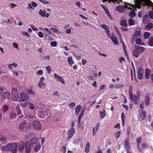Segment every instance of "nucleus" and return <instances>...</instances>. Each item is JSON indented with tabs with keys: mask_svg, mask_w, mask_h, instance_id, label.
Segmentation results:
<instances>
[{
	"mask_svg": "<svg viewBox=\"0 0 153 153\" xmlns=\"http://www.w3.org/2000/svg\"><path fill=\"white\" fill-rule=\"evenodd\" d=\"M135 5H132L131 4H127L128 5H129L130 7L134 9L136 7L138 9L141 8V5H142L143 6H147L148 7L149 6H152V10H153V3L150 0H135Z\"/></svg>",
	"mask_w": 153,
	"mask_h": 153,
	"instance_id": "1",
	"label": "nucleus"
},
{
	"mask_svg": "<svg viewBox=\"0 0 153 153\" xmlns=\"http://www.w3.org/2000/svg\"><path fill=\"white\" fill-rule=\"evenodd\" d=\"M145 48L142 47L135 46V48L132 50L133 55L135 57L137 58L145 51Z\"/></svg>",
	"mask_w": 153,
	"mask_h": 153,
	"instance_id": "2",
	"label": "nucleus"
},
{
	"mask_svg": "<svg viewBox=\"0 0 153 153\" xmlns=\"http://www.w3.org/2000/svg\"><path fill=\"white\" fill-rule=\"evenodd\" d=\"M12 93L11 98L13 101H17L19 98L18 91L17 89L16 88H13L12 89Z\"/></svg>",
	"mask_w": 153,
	"mask_h": 153,
	"instance_id": "3",
	"label": "nucleus"
},
{
	"mask_svg": "<svg viewBox=\"0 0 153 153\" xmlns=\"http://www.w3.org/2000/svg\"><path fill=\"white\" fill-rule=\"evenodd\" d=\"M133 88L131 86L129 88V96L130 98L133 101L135 105H137L138 103L137 101V96L135 95H133L132 93Z\"/></svg>",
	"mask_w": 153,
	"mask_h": 153,
	"instance_id": "4",
	"label": "nucleus"
},
{
	"mask_svg": "<svg viewBox=\"0 0 153 153\" xmlns=\"http://www.w3.org/2000/svg\"><path fill=\"white\" fill-rule=\"evenodd\" d=\"M138 111L139 120L141 121L144 120L146 117V112L143 110H139Z\"/></svg>",
	"mask_w": 153,
	"mask_h": 153,
	"instance_id": "5",
	"label": "nucleus"
},
{
	"mask_svg": "<svg viewBox=\"0 0 153 153\" xmlns=\"http://www.w3.org/2000/svg\"><path fill=\"white\" fill-rule=\"evenodd\" d=\"M33 125L35 129L40 130L42 128L41 124L39 121L34 120L33 122Z\"/></svg>",
	"mask_w": 153,
	"mask_h": 153,
	"instance_id": "6",
	"label": "nucleus"
},
{
	"mask_svg": "<svg viewBox=\"0 0 153 153\" xmlns=\"http://www.w3.org/2000/svg\"><path fill=\"white\" fill-rule=\"evenodd\" d=\"M143 68L141 67H139L137 71V77L139 79L141 80L143 78Z\"/></svg>",
	"mask_w": 153,
	"mask_h": 153,
	"instance_id": "7",
	"label": "nucleus"
},
{
	"mask_svg": "<svg viewBox=\"0 0 153 153\" xmlns=\"http://www.w3.org/2000/svg\"><path fill=\"white\" fill-rule=\"evenodd\" d=\"M48 112L46 111H41L39 112L38 114V116L41 118H44L46 116L48 115Z\"/></svg>",
	"mask_w": 153,
	"mask_h": 153,
	"instance_id": "8",
	"label": "nucleus"
},
{
	"mask_svg": "<svg viewBox=\"0 0 153 153\" xmlns=\"http://www.w3.org/2000/svg\"><path fill=\"white\" fill-rule=\"evenodd\" d=\"M26 153H30L31 149L30 147V143L28 141H26L25 143Z\"/></svg>",
	"mask_w": 153,
	"mask_h": 153,
	"instance_id": "9",
	"label": "nucleus"
},
{
	"mask_svg": "<svg viewBox=\"0 0 153 153\" xmlns=\"http://www.w3.org/2000/svg\"><path fill=\"white\" fill-rule=\"evenodd\" d=\"M129 139L127 137L125 140L124 146L125 149L129 150L131 147V146L129 142Z\"/></svg>",
	"mask_w": 153,
	"mask_h": 153,
	"instance_id": "10",
	"label": "nucleus"
},
{
	"mask_svg": "<svg viewBox=\"0 0 153 153\" xmlns=\"http://www.w3.org/2000/svg\"><path fill=\"white\" fill-rule=\"evenodd\" d=\"M13 145L9 143L7 145L2 147V149L4 151H10L12 149Z\"/></svg>",
	"mask_w": 153,
	"mask_h": 153,
	"instance_id": "11",
	"label": "nucleus"
},
{
	"mask_svg": "<svg viewBox=\"0 0 153 153\" xmlns=\"http://www.w3.org/2000/svg\"><path fill=\"white\" fill-rule=\"evenodd\" d=\"M75 133V130L74 128H71L68 131V137L69 139L72 137Z\"/></svg>",
	"mask_w": 153,
	"mask_h": 153,
	"instance_id": "12",
	"label": "nucleus"
},
{
	"mask_svg": "<svg viewBox=\"0 0 153 153\" xmlns=\"http://www.w3.org/2000/svg\"><path fill=\"white\" fill-rule=\"evenodd\" d=\"M10 96V94L9 91H7L4 93L1 97V100H4L6 99H8Z\"/></svg>",
	"mask_w": 153,
	"mask_h": 153,
	"instance_id": "13",
	"label": "nucleus"
},
{
	"mask_svg": "<svg viewBox=\"0 0 153 153\" xmlns=\"http://www.w3.org/2000/svg\"><path fill=\"white\" fill-rule=\"evenodd\" d=\"M28 99V95L24 93H22L21 94V101H27Z\"/></svg>",
	"mask_w": 153,
	"mask_h": 153,
	"instance_id": "14",
	"label": "nucleus"
},
{
	"mask_svg": "<svg viewBox=\"0 0 153 153\" xmlns=\"http://www.w3.org/2000/svg\"><path fill=\"white\" fill-rule=\"evenodd\" d=\"M54 76L57 79L58 81H60L63 84L65 83V81L64 80L62 77L58 76L56 74H54Z\"/></svg>",
	"mask_w": 153,
	"mask_h": 153,
	"instance_id": "15",
	"label": "nucleus"
},
{
	"mask_svg": "<svg viewBox=\"0 0 153 153\" xmlns=\"http://www.w3.org/2000/svg\"><path fill=\"white\" fill-rule=\"evenodd\" d=\"M100 26L101 27L105 29V32L106 34H109V33H110V32L109 30L107 28H109V27L106 24H102L101 25H100Z\"/></svg>",
	"mask_w": 153,
	"mask_h": 153,
	"instance_id": "16",
	"label": "nucleus"
},
{
	"mask_svg": "<svg viewBox=\"0 0 153 153\" xmlns=\"http://www.w3.org/2000/svg\"><path fill=\"white\" fill-rule=\"evenodd\" d=\"M100 123H98L97 124V125L96 126L95 128H95L94 127L93 128V135H95L98 131L99 127H100Z\"/></svg>",
	"mask_w": 153,
	"mask_h": 153,
	"instance_id": "17",
	"label": "nucleus"
},
{
	"mask_svg": "<svg viewBox=\"0 0 153 153\" xmlns=\"http://www.w3.org/2000/svg\"><path fill=\"white\" fill-rule=\"evenodd\" d=\"M116 10L120 13H123L124 11V7L122 6H118L116 7Z\"/></svg>",
	"mask_w": 153,
	"mask_h": 153,
	"instance_id": "18",
	"label": "nucleus"
},
{
	"mask_svg": "<svg viewBox=\"0 0 153 153\" xmlns=\"http://www.w3.org/2000/svg\"><path fill=\"white\" fill-rule=\"evenodd\" d=\"M41 147V146L40 143H37L34 148V150L35 152H37L40 149Z\"/></svg>",
	"mask_w": 153,
	"mask_h": 153,
	"instance_id": "19",
	"label": "nucleus"
},
{
	"mask_svg": "<svg viewBox=\"0 0 153 153\" xmlns=\"http://www.w3.org/2000/svg\"><path fill=\"white\" fill-rule=\"evenodd\" d=\"M149 94H147L146 95L145 99V102L146 105L148 106L149 105Z\"/></svg>",
	"mask_w": 153,
	"mask_h": 153,
	"instance_id": "20",
	"label": "nucleus"
},
{
	"mask_svg": "<svg viewBox=\"0 0 153 153\" xmlns=\"http://www.w3.org/2000/svg\"><path fill=\"white\" fill-rule=\"evenodd\" d=\"M24 146H25V144L24 145V142L23 141H21L19 146V151L20 152L22 151L24 149Z\"/></svg>",
	"mask_w": 153,
	"mask_h": 153,
	"instance_id": "21",
	"label": "nucleus"
},
{
	"mask_svg": "<svg viewBox=\"0 0 153 153\" xmlns=\"http://www.w3.org/2000/svg\"><path fill=\"white\" fill-rule=\"evenodd\" d=\"M120 25L121 26L124 27H127L128 26L127 21L125 19H123L120 21Z\"/></svg>",
	"mask_w": 153,
	"mask_h": 153,
	"instance_id": "22",
	"label": "nucleus"
},
{
	"mask_svg": "<svg viewBox=\"0 0 153 153\" xmlns=\"http://www.w3.org/2000/svg\"><path fill=\"white\" fill-rule=\"evenodd\" d=\"M110 38L112 40L113 42L116 45L118 44V42L117 39L116 37L115 36H111L110 37Z\"/></svg>",
	"mask_w": 153,
	"mask_h": 153,
	"instance_id": "23",
	"label": "nucleus"
},
{
	"mask_svg": "<svg viewBox=\"0 0 153 153\" xmlns=\"http://www.w3.org/2000/svg\"><path fill=\"white\" fill-rule=\"evenodd\" d=\"M150 70L148 69H146L145 71V77L146 79L149 78V76L150 74Z\"/></svg>",
	"mask_w": 153,
	"mask_h": 153,
	"instance_id": "24",
	"label": "nucleus"
},
{
	"mask_svg": "<svg viewBox=\"0 0 153 153\" xmlns=\"http://www.w3.org/2000/svg\"><path fill=\"white\" fill-rule=\"evenodd\" d=\"M26 121L25 120L23 121L21 123L19 126V128L21 129H24L26 125Z\"/></svg>",
	"mask_w": 153,
	"mask_h": 153,
	"instance_id": "25",
	"label": "nucleus"
},
{
	"mask_svg": "<svg viewBox=\"0 0 153 153\" xmlns=\"http://www.w3.org/2000/svg\"><path fill=\"white\" fill-rule=\"evenodd\" d=\"M39 139L37 137H34L31 139L30 140L31 144H34L36 143L38 140Z\"/></svg>",
	"mask_w": 153,
	"mask_h": 153,
	"instance_id": "26",
	"label": "nucleus"
},
{
	"mask_svg": "<svg viewBox=\"0 0 153 153\" xmlns=\"http://www.w3.org/2000/svg\"><path fill=\"white\" fill-rule=\"evenodd\" d=\"M81 108V106L80 105H77L75 108V114L76 115H78Z\"/></svg>",
	"mask_w": 153,
	"mask_h": 153,
	"instance_id": "27",
	"label": "nucleus"
},
{
	"mask_svg": "<svg viewBox=\"0 0 153 153\" xmlns=\"http://www.w3.org/2000/svg\"><path fill=\"white\" fill-rule=\"evenodd\" d=\"M39 14L42 17H44L45 16L46 12L45 10H42L41 9L39 12Z\"/></svg>",
	"mask_w": 153,
	"mask_h": 153,
	"instance_id": "28",
	"label": "nucleus"
},
{
	"mask_svg": "<svg viewBox=\"0 0 153 153\" xmlns=\"http://www.w3.org/2000/svg\"><path fill=\"white\" fill-rule=\"evenodd\" d=\"M148 43L149 45L150 46H153V37H151L149 38Z\"/></svg>",
	"mask_w": 153,
	"mask_h": 153,
	"instance_id": "29",
	"label": "nucleus"
},
{
	"mask_svg": "<svg viewBox=\"0 0 153 153\" xmlns=\"http://www.w3.org/2000/svg\"><path fill=\"white\" fill-rule=\"evenodd\" d=\"M16 117V114L15 112H11L9 116L10 119L11 120L15 119Z\"/></svg>",
	"mask_w": 153,
	"mask_h": 153,
	"instance_id": "30",
	"label": "nucleus"
},
{
	"mask_svg": "<svg viewBox=\"0 0 153 153\" xmlns=\"http://www.w3.org/2000/svg\"><path fill=\"white\" fill-rule=\"evenodd\" d=\"M134 11V10H133L131 12L129 13L128 15L130 17L133 18L135 16L136 14Z\"/></svg>",
	"mask_w": 153,
	"mask_h": 153,
	"instance_id": "31",
	"label": "nucleus"
},
{
	"mask_svg": "<svg viewBox=\"0 0 153 153\" xmlns=\"http://www.w3.org/2000/svg\"><path fill=\"white\" fill-rule=\"evenodd\" d=\"M90 143L88 142L87 145H86L85 151L86 153H88L90 150Z\"/></svg>",
	"mask_w": 153,
	"mask_h": 153,
	"instance_id": "32",
	"label": "nucleus"
},
{
	"mask_svg": "<svg viewBox=\"0 0 153 153\" xmlns=\"http://www.w3.org/2000/svg\"><path fill=\"white\" fill-rule=\"evenodd\" d=\"M128 24L129 26L134 25L135 23L134 21L131 19H130L128 21Z\"/></svg>",
	"mask_w": 153,
	"mask_h": 153,
	"instance_id": "33",
	"label": "nucleus"
},
{
	"mask_svg": "<svg viewBox=\"0 0 153 153\" xmlns=\"http://www.w3.org/2000/svg\"><path fill=\"white\" fill-rule=\"evenodd\" d=\"M68 62L70 66H71V65L74 63V62L72 60V57H68Z\"/></svg>",
	"mask_w": 153,
	"mask_h": 153,
	"instance_id": "34",
	"label": "nucleus"
},
{
	"mask_svg": "<svg viewBox=\"0 0 153 153\" xmlns=\"http://www.w3.org/2000/svg\"><path fill=\"white\" fill-rule=\"evenodd\" d=\"M153 27V24L151 23H149L146 26L147 29H150Z\"/></svg>",
	"mask_w": 153,
	"mask_h": 153,
	"instance_id": "35",
	"label": "nucleus"
},
{
	"mask_svg": "<svg viewBox=\"0 0 153 153\" xmlns=\"http://www.w3.org/2000/svg\"><path fill=\"white\" fill-rule=\"evenodd\" d=\"M142 140L141 137H139L136 138V142L137 144V146H138L139 144L141 142Z\"/></svg>",
	"mask_w": 153,
	"mask_h": 153,
	"instance_id": "36",
	"label": "nucleus"
},
{
	"mask_svg": "<svg viewBox=\"0 0 153 153\" xmlns=\"http://www.w3.org/2000/svg\"><path fill=\"white\" fill-rule=\"evenodd\" d=\"M103 112L100 111L99 113V114L100 116V118L101 119L103 118L105 116V111L104 109H103Z\"/></svg>",
	"mask_w": 153,
	"mask_h": 153,
	"instance_id": "37",
	"label": "nucleus"
},
{
	"mask_svg": "<svg viewBox=\"0 0 153 153\" xmlns=\"http://www.w3.org/2000/svg\"><path fill=\"white\" fill-rule=\"evenodd\" d=\"M103 2H106L107 0H102ZM109 2H110V1H112L113 2L119 3L120 2H121L122 1V0H108Z\"/></svg>",
	"mask_w": 153,
	"mask_h": 153,
	"instance_id": "38",
	"label": "nucleus"
},
{
	"mask_svg": "<svg viewBox=\"0 0 153 153\" xmlns=\"http://www.w3.org/2000/svg\"><path fill=\"white\" fill-rule=\"evenodd\" d=\"M6 138L5 136L0 135V140L2 142H4L6 141Z\"/></svg>",
	"mask_w": 153,
	"mask_h": 153,
	"instance_id": "39",
	"label": "nucleus"
},
{
	"mask_svg": "<svg viewBox=\"0 0 153 153\" xmlns=\"http://www.w3.org/2000/svg\"><path fill=\"white\" fill-rule=\"evenodd\" d=\"M150 36V33H149L146 32L144 34V38L145 39H148Z\"/></svg>",
	"mask_w": 153,
	"mask_h": 153,
	"instance_id": "40",
	"label": "nucleus"
},
{
	"mask_svg": "<svg viewBox=\"0 0 153 153\" xmlns=\"http://www.w3.org/2000/svg\"><path fill=\"white\" fill-rule=\"evenodd\" d=\"M50 29L53 32H55V33H57L59 34L60 33V32L57 28L52 27Z\"/></svg>",
	"mask_w": 153,
	"mask_h": 153,
	"instance_id": "41",
	"label": "nucleus"
},
{
	"mask_svg": "<svg viewBox=\"0 0 153 153\" xmlns=\"http://www.w3.org/2000/svg\"><path fill=\"white\" fill-rule=\"evenodd\" d=\"M135 43L137 44L138 45H143L142 44V41L140 39H137L135 41Z\"/></svg>",
	"mask_w": 153,
	"mask_h": 153,
	"instance_id": "42",
	"label": "nucleus"
},
{
	"mask_svg": "<svg viewBox=\"0 0 153 153\" xmlns=\"http://www.w3.org/2000/svg\"><path fill=\"white\" fill-rule=\"evenodd\" d=\"M24 102H22L20 103L21 105L23 107H25L28 104V102L27 101H24Z\"/></svg>",
	"mask_w": 153,
	"mask_h": 153,
	"instance_id": "43",
	"label": "nucleus"
},
{
	"mask_svg": "<svg viewBox=\"0 0 153 153\" xmlns=\"http://www.w3.org/2000/svg\"><path fill=\"white\" fill-rule=\"evenodd\" d=\"M60 151L63 152V153H65L66 152V148L65 146H63L60 148Z\"/></svg>",
	"mask_w": 153,
	"mask_h": 153,
	"instance_id": "44",
	"label": "nucleus"
},
{
	"mask_svg": "<svg viewBox=\"0 0 153 153\" xmlns=\"http://www.w3.org/2000/svg\"><path fill=\"white\" fill-rule=\"evenodd\" d=\"M105 12L106 14H107L109 18V19L111 20H112V18L111 17V16L110 14V13L109 11L108 10H107V11H105Z\"/></svg>",
	"mask_w": 153,
	"mask_h": 153,
	"instance_id": "45",
	"label": "nucleus"
},
{
	"mask_svg": "<svg viewBox=\"0 0 153 153\" xmlns=\"http://www.w3.org/2000/svg\"><path fill=\"white\" fill-rule=\"evenodd\" d=\"M123 87L124 85L122 83H119L115 86L116 88L117 89L123 88Z\"/></svg>",
	"mask_w": 153,
	"mask_h": 153,
	"instance_id": "46",
	"label": "nucleus"
},
{
	"mask_svg": "<svg viewBox=\"0 0 153 153\" xmlns=\"http://www.w3.org/2000/svg\"><path fill=\"white\" fill-rule=\"evenodd\" d=\"M45 84L42 82H39L38 84V86L40 88H42V87L45 86Z\"/></svg>",
	"mask_w": 153,
	"mask_h": 153,
	"instance_id": "47",
	"label": "nucleus"
},
{
	"mask_svg": "<svg viewBox=\"0 0 153 153\" xmlns=\"http://www.w3.org/2000/svg\"><path fill=\"white\" fill-rule=\"evenodd\" d=\"M57 42L56 41H53L51 42L50 45L51 46L53 47H56L57 45Z\"/></svg>",
	"mask_w": 153,
	"mask_h": 153,
	"instance_id": "48",
	"label": "nucleus"
},
{
	"mask_svg": "<svg viewBox=\"0 0 153 153\" xmlns=\"http://www.w3.org/2000/svg\"><path fill=\"white\" fill-rule=\"evenodd\" d=\"M134 35L136 37H137L138 36H140L141 35L140 31L139 30H137L136 31Z\"/></svg>",
	"mask_w": 153,
	"mask_h": 153,
	"instance_id": "49",
	"label": "nucleus"
},
{
	"mask_svg": "<svg viewBox=\"0 0 153 153\" xmlns=\"http://www.w3.org/2000/svg\"><path fill=\"white\" fill-rule=\"evenodd\" d=\"M120 131L117 132L115 134V137L117 140L120 136Z\"/></svg>",
	"mask_w": 153,
	"mask_h": 153,
	"instance_id": "50",
	"label": "nucleus"
},
{
	"mask_svg": "<svg viewBox=\"0 0 153 153\" xmlns=\"http://www.w3.org/2000/svg\"><path fill=\"white\" fill-rule=\"evenodd\" d=\"M149 17L152 19H153V11H151L149 12Z\"/></svg>",
	"mask_w": 153,
	"mask_h": 153,
	"instance_id": "51",
	"label": "nucleus"
},
{
	"mask_svg": "<svg viewBox=\"0 0 153 153\" xmlns=\"http://www.w3.org/2000/svg\"><path fill=\"white\" fill-rule=\"evenodd\" d=\"M127 134L129 135L131 133V128L129 126L127 127Z\"/></svg>",
	"mask_w": 153,
	"mask_h": 153,
	"instance_id": "52",
	"label": "nucleus"
},
{
	"mask_svg": "<svg viewBox=\"0 0 153 153\" xmlns=\"http://www.w3.org/2000/svg\"><path fill=\"white\" fill-rule=\"evenodd\" d=\"M16 109L17 110L18 113L21 112V111L20 109V107L19 105H18L16 106Z\"/></svg>",
	"mask_w": 153,
	"mask_h": 153,
	"instance_id": "53",
	"label": "nucleus"
},
{
	"mask_svg": "<svg viewBox=\"0 0 153 153\" xmlns=\"http://www.w3.org/2000/svg\"><path fill=\"white\" fill-rule=\"evenodd\" d=\"M46 69L48 71V73L49 74H50L51 72V68H50V67L49 66H47L46 68Z\"/></svg>",
	"mask_w": 153,
	"mask_h": 153,
	"instance_id": "54",
	"label": "nucleus"
},
{
	"mask_svg": "<svg viewBox=\"0 0 153 153\" xmlns=\"http://www.w3.org/2000/svg\"><path fill=\"white\" fill-rule=\"evenodd\" d=\"M75 105L76 104L74 102H71L68 104V106L69 107L72 108L74 107Z\"/></svg>",
	"mask_w": 153,
	"mask_h": 153,
	"instance_id": "55",
	"label": "nucleus"
},
{
	"mask_svg": "<svg viewBox=\"0 0 153 153\" xmlns=\"http://www.w3.org/2000/svg\"><path fill=\"white\" fill-rule=\"evenodd\" d=\"M121 118L122 119V121L123 122H124V119H125V114L124 113H122L121 114Z\"/></svg>",
	"mask_w": 153,
	"mask_h": 153,
	"instance_id": "56",
	"label": "nucleus"
},
{
	"mask_svg": "<svg viewBox=\"0 0 153 153\" xmlns=\"http://www.w3.org/2000/svg\"><path fill=\"white\" fill-rule=\"evenodd\" d=\"M147 145L145 143H143L141 144V147L142 149H145L147 147Z\"/></svg>",
	"mask_w": 153,
	"mask_h": 153,
	"instance_id": "57",
	"label": "nucleus"
},
{
	"mask_svg": "<svg viewBox=\"0 0 153 153\" xmlns=\"http://www.w3.org/2000/svg\"><path fill=\"white\" fill-rule=\"evenodd\" d=\"M18 143L17 142H14L13 143V145L14 149H17L18 146Z\"/></svg>",
	"mask_w": 153,
	"mask_h": 153,
	"instance_id": "58",
	"label": "nucleus"
},
{
	"mask_svg": "<svg viewBox=\"0 0 153 153\" xmlns=\"http://www.w3.org/2000/svg\"><path fill=\"white\" fill-rule=\"evenodd\" d=\"M30 26L33 30H34L35 31H37L39 30V29L38 28L35 27L34 25H30Z\"/></svg>",
	"mask_w": 153,
	"mask_h": 153,
	"instance_id": "59",
	"label": "nucleus"
},
{
	"mask_svg": "<svg viewBox=\"0 0 153 153\" xmlns=\"http://www.w3.org/2000/svg\"><path fill=\"white\" fill-rule=\"evenodd\" d=\"M43 74V72L42 70H39L37 72V74L38 75H42Z\"/></svg>",
	"mask_w": 153,
	"mask_h": 153,
	"instance_id": "60",
	"label": "nucleus"
},
{
	"mask_svg": "<svg viewBox=\"0 0 153 153\" xmlns=\"http://www.w3.org/2000/svg\"><path fill=\"white\" fill-rule=\"evenodd\" d=\"M38 35L41 38H42L43 36V34L42 31H39L38 33Z\"/></svg>",
	"mask_w": 153,
	"mask_h": 153,
	"instance_id": "61",
	"label": "nucleus"
},
{
	"mask_svg": "<svg viewBox=\"0 0 153 153\" xmlns=\"http://www.w3.org/2000/svg\"><path fill=\"white\" fill-rule=\"evenodd\" d=\"M22 34L23 35L27 36L28 37H30V35L27 32L24 31L22 33Z\"/></svg>",
	"mask_w": 153,
	"mask_h": 153,
	"instance_id": "62",
	"label": "nucleus"
},
{
	"mask_svg": "<svg viewBox=\"0 0 153 153\" xmlns=\"http://www.w3.org/2000/svg\"><path fill=\"white\" fill-rule=\"evenodd\" d=\"M28 93L30 94L33 95L34 94V92L32 90H28Z\"/></svg>",
	"mask_w": 153,
	"mask_h": 153,
	"instance_id": "63",
	"label": "nucleus"
},
{
	"mask_svg": "<svg viewBox=\"0 0 153 153\" xmlns=\"http://www.w3.org/2000/svg\"><path fill=\"white\" fill-rule=\"evenodd\" d=\"M32 5L34 7H36L37 6V4L34 1H32L31 2Z\"/></svg>",
	"mask_w": 153,
	"mask_h": 153,
	"instance_id": "64",
	"label": "nucleus"
}]
</instances>
